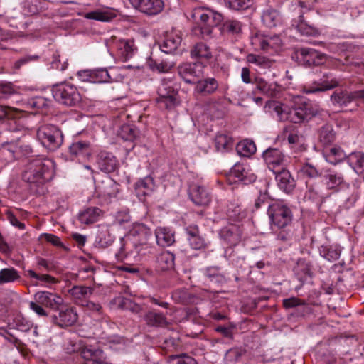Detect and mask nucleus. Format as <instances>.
Segmentation results:
<instances>
[{
  "label": "nucleus",
  "mask_w": 364,
  "mask_h": 364,
  "mask_svg": "<svg viewBox=\"0 0 364 364\" xmlns=\"http://www.w3.org/2000/svg\"><path fill=\"white\" fill-rule=\"evenodd\" d=\"M193 17L198 18V27L200 31L202 38L209 37L213 31V28L220 26L221 34L233 38L240 36L242 33V24L236 19H224L220 13L198 8L194 10Z\"/></svg>",
  "instance_id": "nucleus-1"
},
{
  "label": "nucleus",
  "mask_w": 364,
  "mask_h": 364,
  "mask_svg": "<svg viewBox=\"0 0 364 364\" xmlns=\"http://www.w3.org/2000/svg\"><path fill=\"white\" fill-rule=\"evenodd\" d=\"M53 161L46 158L36 157L28 161L23 179L29 183L33 193H43V186L53 178Z\"/></svg>",
  "instance_id": "nucleus-2"
},
{
  "label": "nucleus",
  "mask_w": 364,
  "mask_h": 364,
  "mask_svg": "<svg viewBox=\"0 0 364 364\" xmlns=\"http://www.w3.org/2000/svg\"><path fill=\"white\" fill-rule=\"evenodd\" d=\"M267 214L270 220V228L276 233L277 240L289 241L294 234L291 209L283 203H274L269 205Z\"/></svg>",
  "instance_id": "nucleus-3"
},
{
  "label": "nucleus",
  "mask_w": 364,
  "mask_h": 364,
  "mask_svg": "<svg viewBox=\"0 0 364 364\" xmlns=\"http://www.w3.org/2000/svg\"><path fill=\"white\" fill-rule=\"evenodd\" d=\"M15 93L11 82L0 83V100L7 99ZM23 112L18 109L0 105V120L4 121L10 132H19L23 129Z\"/></svg>",
  "instance_id": "nucleus-4"
},
{
  "label": "nucleus",
  "mask_w": 364,
  "mask_h": 364,
  "mask_svg": "<svg viewBox=\"0 0 364 364\" xmlns=\"http://www.w3.org/2000/svg\"><path fill=\"white\" fill-rule=\"evenodd\" d=\"M267 105L272 107L281 119L289 120L294 124L301 123L306 120L311 114L310 109L306 104L299 105L289 108L287 106L283 107L277 102L268 101Z\"/></svg>",
  "instance_id": "nucleus-5"
},
{
  "label": "nucleus",
  "mask_w": 364,
  "mask_h": 364,
  "mask_svg": "<svg viewBox=\"0 0 364 364\" xmlns=\"http://www.w3.org/2000/svg\"><path fill=\"white\" fill-rule=\"evenodd\" d=\"M41 144L50 151L58 149L63 144V135L61 130L53 124H43L36 132Z\"/></svg>",
  "instance_id": "nucleus-6"
},
{
  "label": "nucleus",
  "mask_w": 364,
  "mask_h": 364,
  "mask_svg": "<svg viewBox=\"0 0 364 364\" xmlns=\"http://www.w3.org/2000/svg\"><path fill=\"white\" fill-rule=\"evenodd\" d=\"M54 99L66 106H75L81 101V95L77 87L66 82L55 84L52 87Z\"/></svg>",
  "instance_id": "nucleus-7"
},
{
  "label": "nucleus",
  "mask_w": 364,
  "mask_h": 364,
  "mask_svg": "<svg viewBox=\"0 0 364 364\" xmlns=\"http://www.w3.org/2000/svg\"><path fill=\"white\" fill-rule=\"evenodd\" d=\"M156 102L162 109H172L179 104L178 91L170 80H163L158 87Z\"/></svg>",
  "instance_id": "nucleus-8"
},
{
  "label": "nucleus",
  "mask_w": 364,
  "mask_h": 364,
  "mask_svg": "<svg viewBox=\"0 0 364 364\" xmlns=\"http://www.w3.org/2000/svg\"><path fill=\"white\" fill-rule=\"evenodd\" d=\"M331 100L335 106H338L342 109L346 111L355 110L358 107V104H355L353 108H349V106L353 101H364V89L351 92H334L331 96Z\"/></svg>",
  "instance_id": "nucleus-9"
},
{
  "label": "nucleus",
  "mask_w": 364,
  "mask_h": 364,
  "mask_svg": "<svg viewBox=\"0 0 364 364\" xmlns=\"http://www.w3.org/2000/svg\"><path fill=\"white\" fill-rule=\"evenodd\" d=\"M78 316L75 309L65 302L55 311L50 314V321L60 328H66L74 325Z\"/></svg>",
  "instance_id": "nucleus-10"
},
{
  "label": "nucleus",
  "mask_w": 364,
  "mask_h": 364,
  "mask_svg": "<svg viewBox=\"0 0 364 364\" xmlns=\"http://www.w3.org/2000/svg\"><path fill=\"white\" fill-rule=\"evenodd\" d=\"M147 253H151V250H146L139 245L135 239L132 240L127 237L120 250L116 254V257L118 260L123 261L125 259H136L139 255Z\"/></svg>",
  "instance_id": "nucleus-11"
},
{
  "label": "nucleus",
  "mask_w": 364,
  "mask_h": 364,
  "mask_svg": "<svg viewBox=\"0 0 364 364\" xmlns=\"http://www.w3.org/2000/svg\"><path fill=\"white\" fill-rule=\"evenodd\" d=\"M203 68L200 63H184L178 65L179 76L188 84H194L203 77Z\"/></svg>",
  "instance_id": "nucleus-12"
},
{
  "label": "nucleus",
  "mask_w": 364,
  "mask_h": 364,
  "mask_svg": "<svg viewBox=\"0 0 364 364\" xmlns=\"http://www.w3.org/2000/svg\"><path fill=\"white\" fill-rule=\"evenodd\" d=\"M94 151L93 146L87 140L75 139L68 147L71 160L88 159Z\"/></svg>",
  "instance_id": "nucleus-13"
},
{
  "label": "nucleus",
  "mask_w": 364,
  "mask_h": 364,
  "mask_svg": "<svg viewBox=\"0 0 364 364\" xmlns=\"http://www.w3.org/2000/svg\"><path fill=\"white\" fill-rule=\"evenodd\" d=\"M127 237L132 240L135 239L139 245L145 247L146 250H151V251L153 249L149 243V241L153 240L152 232L151 230L144 224H135L130 230Z\"/></svg>",
  "instance_id": "nucleus-14"
},
{
  "label": "nucleus",
  "mask_w": 364,
  "mask_h": 364,
  "mask_svg": "<svg viewBox=\"0 0 364 364\" xmlns=\"http://www.w3.org/2000/svg\"><path fill=\"white\" fill-rule=\"evenodd\" d=\"M339 85L338 81L332 77L331 73H325L318 80L304 87V92L306 94L324 92L333 89Z\"/></svg>",
  "instance_id": "nucleus-15"
},
{
  "label": "nucleus",
  "mask_w": 364,
  "mask_h": 364,
  "mask_svg": "<svg viewBox=\"0 0 364 364\" xmlns=\"http://www.w3.org/2000/svg\"><path fill=\"white\" fill-rule=\"evenodd\" d=\"M34 300L48 309L49 312H55L64 303V299L60 295L47 291L36 292Z\"/></svg>",
  "instance_id": "nucleus-16"
},
{
  "label": "nucleus",
  "mask_w": 364,
  "mask_h": 364,
  "mask_svg": "<svg viewBox=\"0 0 364 364\" xmlns=\"http://www.w3.org/2000/svg\"><path fill=\"white\" fill-rule=\"evenodd\" d=\"M133 8L148 16L159 14L164 8L161 0H129Z\"/></svg>",
  "instance_id": "nucleus-17"
},
{
  "label": "nucleus",
  "mask_w": 364,
  "mask_h": 364,
  "mask_svg": "<svg viewBox=\"0 0 364 364\" xmlns=\"http://www.w3.org/2000/svg\"><path fill=\"white\" fill-rule=\"evenodd\" d=\"M262 157L268 166V168L273 172L281 169L284 164L285 156L278 149L269 148L263 152Z\"/></svg>",
  "instance_id": "nucleus-18"
},
{
  "label": "nucleus",
  "mask_w": 364,
  "mask_h": 364,
  "mask_svg": "<svg viewBox=\"0 0 364 364\" xmlns=\"http://www.w3.org/2000/svg\"><path fill=\"white\" fill-rule=\"evenodd\" d=\"M301 60L306 66L320 65L324 63L326 55L315 49L301 48L298 50Z\"/></svg>",
  "instance_id": "nucleus-19"
},
{
  "label": "nucleus",
  "mask_w": 364,
  "mask_h": 364,
  "mask_svg": "<svg viewBox=\"0 0 364 364\" xmlns=\"http://www.w3.org/2000/svg\"><path fill=\"white\" fill-rule=\"evenodd\" d=\"M188 195L191 200L197 205L206 206L211 201V196L206 188L197 183L190 185Z\"/></svg>",
  "instance_id": "nucleus-20"
},
{
  "label": "nucleus",
  "mask_w": 364,
  "mask_h": 364,
  "mask_svg": "<svg viewBox=\"0 0 364 364\" xmlns=\"http://www.w3.org/2000/svg\"><path fill=\"white\" fill-rule=\"evenodd\" d=\"M252 43L262 50L269 52L270 50H276L279 48L282 42L277 35L256 36L252 39Z\"/></svg>",
  "instance_id": "nucleus-21"
},
{
  "label": "nucleus",
  "mask_w": 364,
  "mask_h": 364,
  "mask_svg": "<svg viewBox=\"0 0 364 364\" xmlns=\"http://www.w3.org/2000/svg\"><path fill=\"white\" fill-rule=\"evenodd\" d=\"M326 186L328 189L338 191L340 189L348 188V182L341 172L328 170L324 176Z\"/></svg>",
  "instance_id": "nucleus-22"
},
{
  "label": "nucleus",
  "mask_w": 364,
  "mask_h": 364,
  "mask_svg": "<svg viewBox=\"0 0 364 364\" xmlns=\"http://www.w3.org/2000/svg\"><path fill=\"white\" fill-rule=\"evenodd\" d=\"M242 234V228L235 224H230L223 227L219 233L222 240L234 247H237L241 240Z\"/></svg>",
  "instance_id": "nucleus-23"
},
{
  "label": "nucleus",
  "mask_w": 364,
  "mask_h": 364,
  "mask_svg": "<svg viewBox=\"0 0 364 364\" xmlns=\"http://www.w3.org/2000/svg\"><path fill=\"white\" fill-rule=\"evenodd\" d=\"M277 185L280 189L287 193L293 191L296 186V182L290 172L282 167L280 170L274 173Z\"/></svg>",
  "instance_id": "nucleus-24"
},
{
  "label": "nucleus",
  "mask_w": 364,
  "mask_h": 364,
  "mask_svg": "<svg viewBox=\"0 0 364 364\" xmlns=\"http://www.w3.org/2000/svg\"><path fill=\"white\" fill-rule=\"evenodd\" d=\"M87 19L109 22L117 17V11L110 7H102L83 14Z\"/></svg>",
  "instance_id": "nucleus-25"
},
{
  "label": "nucleus",
  "mask_w": 364,
  "mask_h": 364,
  "mask_svg": "<svg viewBox=\"0 0 364 364\" xmlns=\"http://www.w3.org/2000/svg\"><path fill=\"white\" fill-rule=\"evenodd\" d=\"M219 83L214 77L200 78L196 82L194 91L203 96L210 95L216 92Z\"/></svg>",
  "instance_id": "nucleus-26"
},
{
  "label": "nucleus",
  "mask_w": 364,
  "mask_h": 364,
  "mask_svg": "<svg viewBox=\"0 0 364 364\" xmlns=\"http://www.w3.org/2000/svg\"><path fill=\"white\" fill-rule=\"evenodd\" d=\"M97 163L99 168L105 173H112L118 166L116 157L111 153L101 151L97 155Z\"/></svg>",
  "instance_id": "nucleus-27"
},
{
  "label": "nucleus",
  "mask_w": 364,
  "mask_h": 364,
  "mask_svg": "<svg viewBox=\"0 0 364 364\" xmlns=\"http://www.w3.org/2000/svg\"><path fill=\"white\" fill-rule=\"evenodd\" d=\"M336 139V132L333 125L325 124L317 130V139L322 146H328L333 144Z\"/></svg>",
  "instance_id": "nucleus-28"
},
{
  "label": "nucleus",
  "mask_w": 364,
  "mask_h": 364,
  "mask_svg": "<svg viewBox=\"0 0 364 364\" xmlns=\"http://www.w3.org/2000/svg\"><path fill=\"white\" fill-rule=\"evenodd\" d=\"M102 351L92 346H86L82 348L80 355L85 360L81 364H110L100 360Z\"/></svg>",
  "instance_id": "nucleus-29"
},
{
  "label": "nucleus",
  "mask_w": 364,
  "mask_h": 364,
  "mask_svg": "<svg viewBox=\"0 0 364 364\" xmlns=\"http://www.w3.org/2000/svg\"><path fill=\"white\" fill-rule=\"evenodd\" d=\"M118 184L109 176H106L96 185V189L103 196L115 197L119 191Z\"/></svg>",
  "instance_id": "nucleus-30"
},
{
  "label": "nucleus",
  "mask_w": 364,
  "mask_h": 364,
  "mask_svg": "<svg viewBox=\"0 0 364 364\" xmlns=\"http://www.w3.org/2000/svg\"><path fill=\"white\" fill-rule=\"evenodd\" d=\"M69 293L76 304L84 306L85 302L93 293V288L86 286L76 285L69 290Z\"/></svg>",
  "instance_id": "nucleus-31"
},
{
  "label": "nucleus",
  "mask_w": 364,
  "mask_h": 364,
  "mask_svg": "<svg viewBox=\"0 0 364 364\" xmlns=\"http://www.w3.org/2000/svg\"><path fill=\"white\" fill-rule=\"evenodd\" d=\"M231 174L245 185L255 181L257 176L243 165L236 164L231 170Z\"/></svg>",
  "instance_id": "nucleus-32"
},
{
  "label": "nucleus",
  "mask_w": 364,
  "mask_h": 364,
  "mask_svg": "<svg viewBox=\"0 0 364 364\" xmlns=\"http://www.w3.org/2000/svg\"><path fill=\"white\" fill-rule=\"evenodd\" d=\"M283 137L289 144L295 145L301 144L304 140V136L301 132V127L294 124L286 126L283 129Z\"/></svg>",
  "instance_id": "nucleus-33"
},
{
  "label": "nucleus",
  "mask_w": 364,
  "mask_h": 364,
  "mask_svg": "<svg viewBox=\"0 0 364 364\" xmlns=\"http://www.w3.org/2000/svg\"><path fill=\"white\" fill-rule=\"evenodd\" d=\"M144 321L146 323L151 327L163 328L168 325L166 316L154 310H149L144 315Z\"/></svg>",
  "instance_id": "nucleus-34"
},
{
  "label": "nucleus",
  "mask_w": 364,
  "mask_h": 364,
  "mask_svg": "<svg viewBox=\"0 0 364 364\" xmlns=\"http://www.w3.org/2000/svg\"><path fill=\"white\" fill-rule=\"evenodd\" d=\"M174 255L169 252H164L156 257V269L159 272H165L173 268Z\"/></svg>",
  "instance_id": "nucleus-35"
},
{
  "label": "nucleus",
  "mask_w": 364,
  "mask_h": 364,
  "mask_svg": "<svg viewBox=\"0 0 364 364\" xmlns=\"http://www.w3.org/2000/svg\"><path fill=\"white\" fill-rule=\"evenodd\" d=\"M155 239L157 244L161 247L171 245L174 241V235L166 228H159L155 230Z\"/></svg>",
  "instance_id": "nucleus-36"
},
{
  "label": "nucleus",
  "mask_w": 364,
  "mask_h": 364,
  "mask_svg": "<svg viewBox=\"0 0 364 364\" xmlns=\"http://www.w3.org/2000/svg\"><path fill=\"white\" fill-rule=\"evenodd\" d=\"M78 74L80 77H83L82 80L84 81L106 82H108L110 78L106 69L97 70L94 73L89 71L79 72Z\"/></svg>",
  "instance_id": "nucleus-37"
},
{
  "label": "nucleus",
  "mask_w": 364,
  "mask_h": 364,
  "mask_svg": "<svg viewBox=\"0 0 364 364\" xmlns=\"http://www.w3.org/2000/svg\"><path fill=\"white\" fill-rule=\"evenodd\" d=\"M262 21L267 28H272L281 23L282 19L279 12L273 9L264 10L262 15Z\"/></svg>",
  "instance_id": "nucleus-38"
},
{
  "label": "nucleus",
  "mask_w": 364,
  "mask_h": 364,
  "mask_svg": "<svg viewBox=\"0 0 364 364\" xmlns=\"http://www.w3.org/2000/svg\"><path fill=\"white\" fill-rule=\"evenodd\" d=\"M102 210L97 207H90L79 214V220L84 224H92L99 220Z\"/></svg>",
  "instance_id": "nucleus-39"
},
{
  "label": "nucleus",
  "mask_w": 364,
  "mask_h": 364,
  "mask_svg": "<svg viewBox=\"0 0 364 364\" xmlns=\"http://www.w3.org/2000/svg\"><path fill=\"white\" fill-rule=\"evenodd\" d=\"M181 43V38L175 34L168 35L160 46L161 50L165 53H173Z\"/></svg>",
  "instance_id": "nucleus-40"
},
{
  "label": "nucleus",
  "mask_w": 364,
  "mask_h": 364,
  "mask_svg": "<svg viewBox=\"0 0 364 364\" xmlns=\"http://www.w3.org/2000/svg\"><path fill=\"white\" fill-rule=\"evenodd\" d=\"M348 161L357 173L363 174L364 173V153H351L348 156Z\"/></svg>",
  "instance_id": "nucleus-41"
},
{
  "label": "nucleus",
  "mask_w": 364,
  "mask_h": 364,
  "mask_svg": "<svg viewBox=\"0 0 364 364\" xmlns=\"http://www.w3.org/2000/svg\"><path fill=\"white\" fill-rule=\"evenodd\" d=\"M255 84L257 90L268 97L276 96L278 92L276 85L269 84L262 78H256Z\"/></svg>",
  "instance_id": "nucleus-42"
},
{
  "label": "nucleus",
  "mask_w": 364,
  "mask_h": 364,
  "mask_svg": "<svg viewBox=\"0 0 364 364\" xmlns=\"http://www.w3.org/2000/svg\"><path fill=\"white\" fill-rule=\"evenodd\" d=\"M191 55L193 58L210 59L212 53L210 48L204 43H198L191 50Z\"/></svg>",
  "instance_id": "nucleus-43"
},
{
  "label": "nucleus",
  "mask_w": 364,
  "mask_h": 364,
  "mask_svg": "<svg viewBox=\"0 0 364 364\" xmlns=\"http://www.w3.org/2000/svg\"><path fill=\"white\" fill-rule=\"evenodd\" d=\"M237 153L242 156L250 157L256 152V146L253 141L244 139L239 142L236 147Z\"/></svg>",
  "instance_id": "nucleus-44"
},
{
  "label": "nucleus",
  "mask_w": 364,
  "mask_h": 364,
  "mask_svg": "<svg viewBox=\"0 0 364 364\" xmlns=\"http://www.w3.org/2000/svg\"><path fill=\"white\" fill-rule=\"evenodd\" d=\"M215 147L218 151H226L233 146V141L227 134H218L215 138Z\"/></svg>",
  "instance_id": "nucleus-45"
},
{
  "label": "nucleus",
  "mask_w": 364,
  "mask_h": 364,
  "mask_svg": "<svg viewBox=\"0 0 364 364\" xmlns=\"http://www.w3.org/2000/svg\"><path fill=\"white\" fill-rule=\"evenodd\" d=\"M20 276L16 269L13 267L4 268L0 271V285L14 282L19 279Z\"/></svg>",
  "instance_id": "nucleus-46"
},
{
  "label": "nucleus",
  "mask_w": 364,
  "mask_h": 364,
  "mask_svg": "<svg viewBox=\"0 0 364 364\" xmlns=\"http://www.w3.org/2000/svg\"><path fill=\"white\" fill-rule=\"evenodd\" d=\"M298 31L304 36H316L319 34L318 31L314 26L307 24L304 20L303 15L299 16V22L296 26Z\"/></svg>",
  "instance_id": "nucleus-47"
},
{
  "label": "nucleus",
  "mask_w": 364,
  "mask_h": 364,
  "mask_svg": "<svg viewBox=\"0 0 364 364\" xmlns=\"http://www.w3.org/2000/svg\"><path fill=\"white\" fill-rule=\"evenodd\" d=\"M138 134V129L130 124H124L121 127L119 136L125 141H133Z\"/></svg>",
  "instance_id": "nucleus-48"
},
{
  "label": "nucleus",
  "mask_w": 364,
  "mask_h": 364,
  "mask_svg": "<svg viewBox=\"0 0 364 364\" xmlns=\"http://www.w3.org/2000/svg\"><path fill=\"white\" fill-rule=\"evenodd\" d=\"M347 156L346 154L339 146H334L330 149L328 154H326L327 161L333 164L341 161Z\"/></svg>",
  "instance_id": "nucleus-49"
},
{
  "label": "nucleus",
  "mask_w": 364,
  "mask_h": 364,
  "mask_svg": "<svg viewBox=\"0 0 364 364\" xmlns=\"http://www.w3.org/2000/svg\"><path fill=\"white\" fill-rule=\"evenodd\" d=\"M26 107L36 112L43 111L48 107V101L43 97H36L28 100Z\"/></svg>",
  "instance_id": "nucleus-50"
},
{
  "label": "nucleus",
  "mask_w": 364,
  "mask_h": 364,
  "mask_svg": "<svg viewBox=\"0 0 364 364\" xmlns=\"http://www.w3.org/2000/svg\"><path fill=\"white\" fill-rule=\"evenodd\" d=\"M341 253V247L338 245H331L329 247H323L321 254L328 261L337 260Z\"/></svg>",
  "instance_id": "nucleus-51"
},
{
  "label": "nucleus",
  "mask_w": 364,
  "mask_h": 364,
  "mask_svg": "<svg viewBox=\"0 0 364 364\" xmlns=\"http://www.w3.org/2000/svg\"><path fill=\"white\" fill-rule=\"evenodd\" d=\"M168 364H198L196 360L185 353L171 355L168 358Z\"/></svg>",
  "instance_id": "nucleus-52"
},
{
  "label": "nucleus",
  "mask_w": 364,
  "mask_h": 364,
  "mask_svg": "<svg viewBox=\"0 0 364 364\" xmlns=\"http://www.w3.org/2000/svg\"><path fill=\"white\" fill-rule=\"evenodd\" d=\"M306 185L308 187V191L306 193V197L316 202H322L323 196L321 188L314 186L309 182H306Z\"/></svg>",
  "instance_id": "nucleus-53"
},
{
  "label": "nucleus",
  "mask_w": 364,
  "mask_h": 364,
  "mask_svg": "<svg viewBox=\"0 0 364 364\" xmlns=\"http://www.w3.org/2000/svg\"><path fill=\"white\" fill-rule=\"evenodd\" d=\"M299 172L302 176L309 178H315L321 176V171L310 164H304Z\"/></svg>",
  "instance_id": "nucleus-54"
},
{
  "label": "nucleus",
  "mask_w": 364,
  "mask_h": 364,
  "mask_svg": "<svg viewBox=\"0 0 364 364\" xmlns=\"http://www.w3.org/2000/svg\"><path fill=\"white\" fill-rule=\"evenodd\" d=\"M236 247H234L232 245H230V246L225 250L224 252L225 257L232 262L237 261L242 257V250L240 248L235 249Z\"/></svg>",
  "instance_id": "nucleus-55"
},
{
  "label": "nucleus",
  "mask_w": 364,
  "mask_h": 364,
  "mask_svg": "<svg viewBox=\"0 0 364 364\" xmlns=\"http://www.w3.org/2000/svg\"><path fill=\"white\" fill-rule=\"evenodd\" d=\"M225 4L234 10H244L250 6V0H224Z\"/></svg>",
  "instance_id": "nucleus-56"
},
{
  "label": "nucleus",
  "mask_w": 364,
  "mask_h": 364,
  "mask_svg": "<svg viewBox=\"0 0 364 364\" xmlns=\"http://www.w3.org/2000/svg\"><path fill=\"white\" fill-rule=\"evenodd\" d=\"M250 63H255L264 68H269L272 65V61L266 57L257 55H249L247 57Z\"/></svg>",
  "instance_id": "nucleus-57"
},
{
  "label": "nucleus",
  "mask_w": 364,
  "mask_h": 364,
  "mask_svg": "<svg viewBox=\"0 0 364 364\" xmlns=\"http://www.w3.org/2000/svg\"><path fill=\"white\" fill-rule=\"evenodd\" d=\"M149 66L152 70H156L159 72H164L166 73L168 72L172 67L173 66V64L172 63L166 62V61H161L159 63L156 61H151L149 63Z\"/></svg>",
  "instance_id": "nucleus-58"
},
{
  "label": "nucleus",
  "mask_w": 364,
  "mask_h": 364,
  "mask_svg": "<svg viewBox=\"0 0 364 364\" xmlns=\"http://www.w3.org/2000/svg\"><path fill=\"white\" fill-rule=\"evenodd\" d=\"M29 306L30 309L39 316H47L50 318V314H52V312L48 311L43 304H39L36 300L34 301H31Z\"/></svg>",
  "instance_id": "nucleus-59"
},
{
  "label": "nucleus",
  "mask_w": 364,
  "mask_h": 364,
  "mask_svg": "<svg viewBox=\"0 0 364 364\" xmlns=\"http://www.w3.org/2000/svg\"><path fill=\"white\" fill-rule=\"evenodd\" d=\"M306 303L304 300L296 297H291L283 300V306L286 309L294 308L299 306H304Z\"/></svg>",
  "instance_id": "nucleus-60"
},
{
  "label": "nucleus",
  "mask_w": 364,
  "mask_h": 364,
  "mask_svg": "<svg viewBox=\"0 0 364 364\" xmlns=\"http://www.w3.org/2000/svg\"><path fill=\"white\" fill-rule=\"evenodd\" d=\"M153 186L152 179L150 178H146L144 180L139 181L136 183V188L140 191L141 189H144L143 191L144 195H148L149 192L151 191Z\"/></svg>",
  "instance_id": "nucleus-61"
},
{
  "label": "nucleus",
  "mask_w": 364,
  "mask_h": 364,
  "mask_svg": "<svg viewBox=\"0 0 364 364\" xmlns=\"http://www.w3.org/2000/svg\"><path fill=\"white\" fill-rule=\"evenodd\" d=\"M236 326L233 323H229L228 326H218L215 328V331L221 333L226 338H232L233 330Z\"/></svg>",
  "instance_id": "nucleus-62"
},
{
  "label": "nucleus",
  "mask_w": 364,
  "mask_h": 364,
  "mask_svg": "<svg viewBox=\"0 0 364 364\" xmlns=\"http://www.w3.org/2000/svg\"><path fill=\"white\" fill-rule=\"evenodd\" d=\"M6 217L7 220L14 227L18 228L19 230L25 229V224L20 222L17 217L10 210H7L6 212Z\"/></svg>",
  "instance_id": "nucleus-63"
},
{
  "label": "nucleus",
  "mask_w": 364,
  "mask_h": 364,
  "mask_svg": "<svg viewBox=\"0 0 364 364\" xmlns=\"http://www.w3.org/2000/svg\"><path fill=\"white\" fill-rule=\"evenodd\" d=\"M242 356V350L238 348H231L225 354V360L228 362L237 361Z\"/></svg>",
  "instance_id": "nucleus-64"
}]
</instances>
